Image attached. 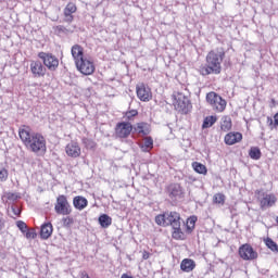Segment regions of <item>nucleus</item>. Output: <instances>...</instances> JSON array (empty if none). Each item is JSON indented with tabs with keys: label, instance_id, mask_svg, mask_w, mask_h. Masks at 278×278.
<instances>
[{
	"label": "nucleus",
	"instance_id": "1",
	"mask_svg": "<svg viewBox=\"0 0 278 278\" xmlns=\"http://www.w3.org/2000/svg\"><path fill=\"white\" fill-rule=\"evenodd\" d=\"M18 136L23 144L31 153H37L38 155H45L47 153V140L45 137L38 132H31V128L28 126L20 128Z\"/></svg>",
	"mask_w": 278,
	"mask_h": 278
},
{
	"label": "nucleus",
	"instance_id": "2",
	"mask_svg": "<svg viewBox=\"0 0 278 278\" xmlns=\"http://www.w3.org/2000/svg\"><path fill=\"white\" fill-rule=\"evenodd\" d=\"M159 227H172L174 240H186V233L181 231V214L177 211H166L155 216Z\"/></svg>",
	"mask_w": 278,
	"mask_h": 278
},
{
	"label": "nucleus",
	"instance_id": "3",
	"mask_svg": "<svg viewBox=\"0 0 278 278\" xmlns=\"http://www.w3.org/2000/svg\"><path fill=\"white\" fill-rule=\"evenodd\" d=\"M223 60H225V49L223 47L211 50L206 55L205 66L200 67V75H220L223 71Z\"/></svg>",
	"mask_w": 278,
	"mask_h": 278
},
{
	"label": "nucleus",
	"instance_id": "4",
	"mask_svg": "<svg viewBox=\"0 0 278 278\" xmlns=\"http://www.w3.org/2000/svg\"><path fill=\"white\" fill-rule=\"evenodd\" d=\"M173 105L177 112L180 114H188L190 110H192V103L188 97L184 96V93H177L174 96Z\"/></svg>",
	"mask_w": 278,
	"mask_h": 278
},
{
	"label": "nucleus",
	"instance_id": "5",
	"mask_svg": "<svg viewBox=\"0 0 278 278\" xmlns=\"http://www.w3.org/2000/svg\"><path fill=\"white\" fill-rule=\"evenodd\" d=\"M206 101L212 105L213 110H216L217 112H224L225 108H227V101L214 91L206 94Z\"/></svg>",
	"mask_w": 278,
	"mask_h": 278
},
{
	"label": "nucleus",
	"instance_id": "6",
	"mask_svg": "<svg viewBox=\"0 0 278 278\" xmlns=\"http://www.w3.org/2000/svg\"><path fill=\"white\" fill-rule=\"evenodd\" d=\"M38 58L42 61L48 71H58V66H60V60L52 53L39 52Z\"/></svg>",
	"mask_w": 278,
	"mask_h": 278
},
{
	"label": "nucleus",
	"instance_id": "7",
	"mask_svg": "<svg viewBox=\"0 0 278 278\" xmlns=\"http://www.w3.org/2000/svg\"><path fill=\"white\" fill-rule=\"evenodd\" d=\"M54 211L56 214H61L63 216H68V214L73 212V210L71 208V204L68 203V199H66V195L62 194L56 198Z\"/></svg>",
	"mask_w": 278,
	"mask_h": 278
},
{
	"label": "nucleus",
	"instance_id": "8",
	"mask_svg": "<svg viewBox=\"0 0 278 278\" xmlns=\"http://www.w3.org/2000/svg\"><path fill=\"white\" fill-rule=\"evenodd\" d=\"M239 257L245 262H253V260H257L258 254L257 251L251 247V244L245 243L239 247Z\"/></svg>",
	"mask_w": 278,
	"mask_h": 278
},
{
	"label": "nucleus",
	"instance_id": "9",
	"mask_svg": "<svg viewBox=\"0 0 278 278\" xmlns=\"http://www.w3.org/2000/svg\"><path fill=\"white\" fill-rule=\"evenodd\" d=\"M134 131V125L129 122H119L116 124L115 134L118 138H128Z\"/></svg>",
	"mask_w": 278,
	"mask_h": 278
},
{
	"label": "nucleus",
	"instance_id": "10",
	"mask_svg": "<svg viewBox=\"0 0 278 278\" xmlns=\"http://www.w3.org/2000/svg\"><path fill=\"white\" fill-rule=\"evenodd\" d=\"M77 71L81 73V75H92L94 73V63L88 59H83L79 63L75 64Z\"/></svg>",
	"mask_w": 278,
	"mask_h": 278
},
{
	"label": "nucleus",
	"instance_id": "11",
	"mask_svg": "<svg viewBox=\"0 0 278 278\" xmlns=\"http://www.w3.org/2000/svg\"><path fill=\"white\" fill-rule=\"evenodd\" d=\"M169 198L173 201H177V199L184 198V188H181V185L179 184H170L167 188Z\"/></svg>",
	"mask_w": 278,
	"mask_h": 278
},
{
	"label": "nucleus",
	"instance_id": "12",
	"mask_svg": "<svg viewBox=\"0 0 278 278\" xmlns=\"http://www.w3.org/2000/svg\"><path fill=\"white\" fill-rule=\"evenodd\" d=\"M30 71L35 77H45L47 75V67L40 61H33L30 63Z\"/></svg>",
	"mask_w": 278,
	"mask_h": 278
},
{
	"label": "nucleus",
	"instance_id": "13",
	"mask_svg": "<svg viewBox=\"0 0 278 278\" xmlns=\"http://www.w3.org/2000/svg\"><path fill=\"white\" fill-rule=\"evenodd\" d=\"M137 97L138 99H140V101H151L152 99V94H151V88L144 86V85H140L137 86Z\"/></svg>",
	"mask_w": 278,
	"mask_h": 278
},
{
	"label": "nucleus",
	"instance_id": "14",
	"mask_svg": "<svg viewBox=\"0 0 278 278\" xmlns=\"http://www.w3.org/2000/svg\"><path fill=\"white\" fill-rule=\"evenodd\" d=\"M71 53L75 64H79L83 60L86 59V56L84 55V47H81L80 45H74L71 49Z\"/></svg>",
	"mask_w": 278,
	"mask_h": 278
},
{
	"label": "nucleus",
	"instance_id": "15",
	"mask_svg": "<svg viewBox=\"0 0 278 278\" xmlns=\"http://www.w3.org/2000/svg\"><path fill=\"white\" fill-rule=\"evenodd\" d=\"M65 151L70 157H79V155H81V148H79L77 142L68 143L65 148Z\"/></svg>",
	"mask_w": 278,
	"mask_h": 278
},
{
	"label": "nucleus",
	"instance_id": "16",
	"mask_svg": "<svg viewBox=\"0 0 278 278\" xmlns=\"http://www.w3.org/2000/svg\"><path fill=\"white\" fill-rule=\"evenodd\" d=\"M275 203H277V197L275 194H265L261 200V210H266V207H273Z\"/></svg>",
	"mask_w": 278,
	"mask_h": 278
},
{
	"label": "nucleus",
	"instance_id": "17",
	"mask_svg": "<svg viewBox=\"0 0 278 278\" xmlns=\"http://www.w3.org/2000/svg\"><path fill=\"white\" fill-rule=\"evenodd\" d=\"M53 235V224L50 222L41 225L40 238L41 240H49V237Z\"/></svg>",
	"mask_w": 278,
	"mask_h": 278
},
{
	"label": "nucleus",
	"instance_id": "18",
	"mask_svg": "<svg viewBox=\"0 0 278 278\" xmlns=\"http://www.w3.org/2000/svg\"><path fill=\"white\" fill-rule=\"evenodd\" d=\"M73 205L75 210H79V212H81V210H86V207H88V199L83 195H76L73 199Z\"/></svg>",
	"mask_w": 278,
	"mask_h": 278
},
{
	"label": "nucleus",
	"instance_id": "19",
	"mask_svg": "<svg viewBox=\"0 0 278 278\" xmlns=\"http://www.w3.org/2000/svg\"><path fill=\"white\" fill-rule=\"evenodd\" d=\"M132 129L136 134H140L141 136H149V134H151V126L144 122L138 123Z\"/></svg>",
	"mask_w": 278,
	"mask_h": 278
},
{
	"label": "nucleus",
	"instance_id": "20",
	"mask_svg": "<svg viewBox=\"0 0 278 278\" xmlns=\"http://www.w3.org/2000/svg\"><path fill=\"white\" fill-rule=\"evenodd\" d=\"M241 140H242L241 132H229L225 136V142L226 144H229V146L237 144V142H240Z\"/></svg>",
	"mask_w": 278,
	"mask_h": 278
},
{
	"label": "nucleus",
	"instance_id": "21",
	"mask_svg": "<svg viewBox=\"0 0 278 278\" xmlns=\"http://www.w3.org/2000/svg\"><path fill=\"white\" fill-rule=\"evenodd\" d=\"M197 268V263L191 258H185L180 263V269L182 273H192V269Z\"/></svg>",
	"mask_w": 278,
	"mask_h": 278
},
{
	"label": "nucleus",
	"instance_id": "22",
	"mask_svg": "<svg viewBox=\"0 0 278 278\" xmlns=\"http://www.w3.org/2000/svg\"><path fill=\"white\" fill-rule=\"evenodd\" d=\"M98 222L102 229H108V227L112 225V217H110L108 214H101L98 218Z\"/></svg>",
	"mask_w": 278,
	"mask_h": 278
},
{
	"label": "nucleus",
	"instance_id": "23",
	"mask_svg": "<svg viewBox=\"0 0 278 278\" xmlns=\"http://www.w3.org/2000/svg\"><path fill=\"white\" fill-rule=\"evenodd\" d=\"M197 220H199L197 215H192L189 218H187V224H186V232L187 233H192V231H194Z\"/></svg>",
	"mask_w": 278,
	"mask_h": 278
},
{
	"label": "nucleus",
	"instance_id": "24",
	"mask_svg": "<svg viewBox=\"0 0 278 278\" xmlns=\"http://www.w3.org/2000/svg\"><path fill=\"white\" fill-rule=\"evenodd\" d=\"M218 121V117L211 115L206 116L202 124V129H210V127H214L215 123Z\"/></svg>",
	"mask_w": 278,
	"mask_h": 278
},
{
	"label": "nucleus",
	"instance_id": "25",
	"mask_svg": "<svg viewBox=\"0 0 278 278\" xmlns=\"http://www.w3.org/2000/svg\"><path fill=\"white\" fill-rule=\"evenodd\" d=\"M249 156L251 160H260L262 157V150H260L257 147H252L249 150Z\"/></svg>",
	"mask_w": 278,
	"mask_h": 278
},
{
	"label": "nucleus",
	"instance_id": "26",
	"mask_svg": "<svg viewBox=\"0 0 278 278\" xmlns=\"http://www.w3.org/2000/svg\"><path fill=\"white\" fill-rule=\"evenodd\" d=\"M192 166L195 173H199V175H207V167L202 163L194 162Z\"/></svg>",
	"mask_w": 278,
	"mask_h": 278
},
{
	"label": "nucleus",
	"instance_id": "27",
	"mask_svg": "<svg viewBox=\"0 0 278 278\" xmlns=\"http://www.w3.org/2000/svg\"><path fill=\"white\" fill-rule=\"evenodd\" d=\"M220 127L223 131H229V129H231V117H223Z\"/></svg>",
	"mask_w": 278,
	"mask_h": 278
},
{
	"label": "nucleus",
	"instance_id": "28",
	"mask_svg": "<svg viewBox=\"0 0 278 278\" xmlns=\"http://www.w3.org/2000/svg\"><path fill=\"white\" fill-rule=\"evenodd\" d=\"M265 244L267 247V249H269L270 251H273L274 253H278V245L277 242H275L273 239L267 238L265 240Z\"/></svg>",
	"mask_w": 278,
	"mask_h": 278
},
{
	"label": "nucleus",
	"instance_id": "29",
	"mask_svg": "<svg viewBox=\"0 0 278 278\" xmlns=\"http://www.w3.org/2000/svg\"><path fill=\"white\" fill-rule=\"evenodd\" d=\"M149 149H153V138L151 137H148L141 146V150L144 151V153H147Z\"/></svg>",
	"mask_w": 278,
	"mask_h": 278
},
{
	"label": "nucleus",
	"instance_id": "30",
	"mask_svg": "<svg viewBox=\"0 0 278 278\" xmlns=\"http://www.w3.org/2000/svg\"><path fill=\"white\" fill-rule=\"evenodd\" d=\"M9 207H11V211L14 216H21V205L17 203H12L11 205L9 204Z\"/></svg>",
	"mask_w": 278,
	"mask_h": 278
},
{
	"label": "nucleus",
	"instance_id": "31",
	"mask_svg": "<svg viewBox=\"0 0 278 278\" xmlns=\"http://www.w3.org/2000/svg\"><path fill=\"white\" fill-rule=\"evenodd\" d=\"M62 223H63V227H65V229H68L73 226V224L75 223V219H73V217H63L62 218Z\"/></svg>",
	"mask_w": 278,
	"mask_h": 278
},
{
	"label": "nucleus",
	"instance_id": "32",
	"mask_svg": "<svg viewBox=\"0 0 278 278\" xmlns=\"http://www.w3.org/2000/svg\"><path fill=\"white\" fill-rule=\"evenodd\" d=\"M213 202L217 203L218 205H224L225 204V194L223 193H217L213 198Z\"/></svg>",
	"mask_w": 278,
	"mask_h": 278
},
{
	"label": "nucleus",
	"instance_id": "33",
	"mask_svg": "<svg viewBox=\"0 0 278 278\" xmlns=\"http://www.w3.org/2000/svg\"><path fill=\"white\" fill-rule=\"evenodd\" d=\"M16 227L20 229V231H22V233H26V231L29 229V227H27V224H25V222L23 220H17Z\"/></svg>",
	"mask_w": 278,
	"mask_h": 278
},
{
	"label": "nucleus",
	"instance_id": "34",
	"mask_svg": "<svg viewBox=\"0 0 278 278\" xmlns=\"http://www.w3.org/2000/svg\"><path fill=\"white\" fill-rule=\"evenodd\" d=\"M83 144L86 147V149H94L96 143L92 141V139L84 138Z\"/></svg>",
	"mask_w": 278,
	"mask_h": 278
},
{
	"label": "nucleus",
	"instance_id": "35",
	"mask_svg": "<svg viewBox=\"0 0 278 278\" xmlns=\"http://www.w3.org/2000/svg\"><path fill=\"white\" fill-rule=\"evenodd\" d=\"M138 114L137 110H130L125 113L126 121H134V117Z\"/></svg>",
	"mask_w": 278,
	"mask_h": 278
},
{
	"label": "nucleus",
	"instance_id": "36",
	"mask_svg": "<svg viewBox=\"0 0 278 278\" xmlns=\"http://www.w3.org/2000/svg\"><path fill=\"white\" fill-rule=\"evenodd\" d=\"M24 236H25V238H27V240H29V239L34 240V239H36V237L38 235L36 233V230L28 228L26 233H24Z\"/></svg>",
	"mask_w": 278,
	"mask_h": 278
},
{
	"label": "nucleus",
	"instance_id": "37",
	"mask_svg": "<svg viewBox=\"0 0 278 278\" xmlns=\"http://www.w3.org/2000/svg\"><path fill=\"white\" fill-rule=\"evenodd\" d=\"M0 181H8V169L0 167Z\"/></svg>",
	"mask_w": 278,
	"mask_h": 278
},
{
	"label": "nucleus",
	"instance_id": "38",
	"mask_svg": "<svg viewBox=\"0 0 278 278\" xmlns=\"http://www.w3.org/2000/svg\"><path fill=\"white\" fill-rule=\"evenodd\" d=\"M65 10H67V12H71L72 14H75V12H77V7L75 5V3L70 2L66 7Z\"/></svg>",
	"mask_w": 278,
	"mask_h": 278
},
{
	"label": "nucleus",
	"instance_id": "39",
	"mask_svg": "<svg viewBox=\"0 0 278 278\" xmlns=\"http://www.w3.org/2000/svg\"><path fill=\"white\" fill-rule=\"evenodd\" d=\"M7 199L9 201H12V203H14V201H18V199H21V197H18L16 193H8Z\"/></svg>",
	"mask_w": 278,
	"mask_h": 278
},
{
	"label": "nucleus",
	"instance_id": "40",
	"mask_svg": "<svg viewBox=\"0 0 278 278\" xmlns=\"http://www.w3.org/2000/svg\"><path fill=\"white\" fill-rule=\"evenodd\" d=\"M267 125L270 129H275V119H273V117H267Z\"/></svg>",
	"mask_w": 278,
	"mask_h": 278
},
{
	"label": "nucleus",
	"instance_id": "41",
	"mask_svg": "<svg viewBox=\"0 0 278 278\" xmlns=\"http://www.w3.org/2000/svg\"><path fill=\"white\" fill-rule=\"evenodd\" d=\"M56 30L59 31V34H66L67 31L66 27L62 25L56 26Z\"/></svg>",
	"mask_w": 278,
	"mask_h": 278
},
{
	"label": "nucleus",
	"instance_id": "42",
	"mask_svg": "<svg viewBox=\"0 0 278 278\" xmlns=\"http://www.w3.org/2000/svg\"><path fill=\"white\" fill-rule=\"evenodd\" d=\"M5 228V219H3L2 216H0V231H3Z\"/></svg>",
	"mask_w": 278,
	"mask_h": 278
},
{
	"label": "nucleus",
	"instance_id": "43",
	"mask_svg": "<svg viewBox=\"0 0 278 278\" xmlns=\"http://www.w3.org/2000/svg\"><path fill=\"white\" fill-rule=\"evenodd\" d=\"M73 18H74L73 15H67V16L64 17V22L65 23H73Z\"/></svg>",
	"mask_w": 278,
	"mask_h": 278
},
{
	"label": "nucleus",
	"instance_id": "44",
	"mask_svg": "<svg viewBox=\"0 0 278 278\" xmlns=\"http://www.w3.org/2000/svg\"><path fill=\"white\" fill-rule=\"evenodd\" d=\"M64 16H73V13H71V11L64 9Z\"/></svg>",
	"mask_w": 278,
	"mask_h": 278
},
{
	"label": "nucleus",
	"instance_id": "45",
	"mask_svg": "<svg viewBox=\"0 0 278 278\" xmlns=\"http://www.w3.org/2000/svg\"><path fill=\"white\" fill-rule=\"evenodd\" d=\"M142 257H143V260H149V252H143Z\"/></svg>",
	"mask_w": 278,
	"mask_h": 278
}]
</instances>
